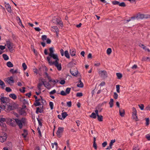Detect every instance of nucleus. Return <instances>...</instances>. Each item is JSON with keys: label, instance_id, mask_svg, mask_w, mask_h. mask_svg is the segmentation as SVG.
<instances>
[{"label": "nucleus", "instance_id": "nucleus-1", "mask_svg": "<svg viewBox=\"0 0 150 150\" xmlns=\"http://www.w3.org/2000/svg\"><path fill=\"white\" fill-rule=\"evenodd\" d=\"M15 121L13 120L12 119L8 117L6 118V122L7 124H10L11 126L13 127H15L16 125L15 123L16 122V124L19 127L20 129H21L23 127V124H25V123L26 119L24 117H22L21 120L17 118H13Z\"/></svg>", "mask_w": 150, "mask_h": 150}, {"label": "nucleus", "instance_id": "nucleus-2", "mask_svg": "<svg viewBox=\"0 0 150 150\" xmlns=\"http://www.w3.org/2000/svg\"><path fill=\"white\" fill-rule=\"evenodd\" d=\"M47 59L49 64H51V63L52 62H56L59 60L57 54L54 53L47 57Z\"/></svg>", "mask_w": 150, "mask_h": 150}, {"label": "nucleus", "instance_id": "nucleus-3", "mask_svg": "<svg viewBox=\"0 0 150 150\" xmlns=\"http://www.w3.org/2000/svg\"><path fill=\"white\" fill-rule=\"evenodd\" d=\"M132 111V116L133 119L135 120L136 122L138 121L139 120L137 115V111L136 108L134 107H133Z\"/></svg>", "mask_w": 150, "mask_h": 150}, {"label": "nucleus", "instance_id": "nucleus-4", "mask_svg": "<svg viewBox=\"0 0 150 150\" xmlns=\"http://www.w3.org/2000/svg\"><path fill=\"white\" fill-rule=\"evenodd\" d=\"M52 22L55 24L59 25L62 27H63V26L62 21L61 20H60L58 18L53 19L52 20Z\"/></svg>", "mask_w": 150, "mask_h": 150}, {"label": "nucleus", "instance_id": "nucleus-5", "mask_svg": "<svg viewBox=\"0 0 150 150\" xmlns=\"http://www.w3.org/2000/svg\"><path fill=\"white\" fill-rule=\"evenodd\" d=\"M50 65H54V66L57 67V70L58 71H60L62 69V66L61 63H59V61L56 62H52L51 63V64H50Z\"/></svg>", "mask_w": 150, "mask_h": 150}, {"label": "nucleus", "instance_id": "nucleus-6", "mask_svg": "<svg viewBox=\"0 0 150 150\" xmlns=\"http://www.w3.org/2000/svg\"><path fill=\"white\" fill-rule=\"evenodd\" d=\"M63 132L64 128L63 127H59L58 128V130L56 133V134L58 137L60 138L62 137L61 134Z\"/></svg>", "mask_w": 150, "mask_h": 150}, {"label": "nucleus", "instance_id": "nucleus-7", "mask_svg": "<svg viewBox=\"0 0 150 150\" xmlns=\"http://www.w3.org/2000/svg\"><path fill=\"white\" fill-rule=\"evenodd\" d=\"M18 106V105H16V104H15V106H12L11 105H8L7 108L6 109V110L10 111L12 110H13L15 109H16L17 108Z\"/></svg>", "mask_w": 150, "mask_h": 150}, {"label": "nucleus", "instance_id": "nucleus-8", "mask_svg": "<svg viewBox=\"0 0 150 150\" xmlns=\"http://www.w3.org/2000/svg\"><path fill=\"white\" fill-rule=\"evenodd\" d=\"M0 126L1 127V130L6 132L7 130V127L5 123L0 124Z\"/></svg>", "mask_w": 150, "mask_h": 150}, {"label": "nucleus", "instance_id": "nucleus-9", "mask_svg": "<svg viewBox=\"0 0 150 150\" xmlns=\"http://www.w3.org/2000/svg\"><path fill=\"white\" fill-rule=\"evenodd\" d=\"M4 4L6 5H5V7L8 11L10 13H11L12 12V10L11 9V7L10 4L8 3L6 4L5 2L4 3Z\"/></svg>", "mask_w": 150, "mask_h": 150}, {"label": "nucleus", "instance_id": "nucleus-10", "mask_svg": "<svg viewBox=\"0 0 150 150\" xmlns=\"http://www.w3.org/2000/svg\"><path fill=\"white\" fill-rule=\"evenodd\" d=\"M101 76L103 79H105L107 77V72L105 70L101 71Z\"/></svg>", "mask_w": 150, "mask_h": 150}, {"label": "nucleus", "instance_id": "nucleus-11", "mask_svg": "<svg viewBox=\"0 0 150 150\" xmlns=\"http://www.w3.org/2000/svg\"><path fill=\"white\" fill-rule=\"evenodd\" d=\"M8 99V98L1 97L0 98V102L1 103H6V101H7Z\"/></svg>", "mask_w": 150, "mask_h": 150}, {"label": "nucleus", "instance_id": "nucleus-12", "mask_svg": "<svg viewBox=\"0 0 150 150\" xmlns=\"http://www.w3.org/2000/svg\"><path fill=\"white\" fill-rule=\"evenodd\" d=\"M13 77L14 76H12L7 78V79L8 81V83L10 84V83H14Z\"/></svg>", "mask_w": 150, "mask_h": 150}, {"label": "nucleus", "instance_id": "nucleus-13", "mask_svg": "<svg viewBox=\"0 0 150 150\" xmlns=\"http://www.w3.org/2000/svg\"><path fill=\"white\" fill-rule=\"evenodd\" d=\"M40 100V99H38V100H35V102L33 104V105L35 107L40 106L41 104V103L39 102Z\"/></svg>", "mask_w": 150, "mask_h": 150}, {"label": "nucleus", "instance_id": "nucleus-14", "mask_svg": "<svg viewBox=\"0 0 150 150\" xmlns=\"http://www.w3.org/2000/svg\"><path fill=\"white\" fill-rule=\"evenodd\" d=\"M70 53L71 56H74L76 55V51L75 49H73L70 50Z\"/></svg>", "mask_w": 150, "mask_h": 150}, {"label": "nucleus", "instance_id": "nucleus-15", "mask_svg": "<svg viewBox=\"0 0 150 150\" xmlns=\"http://www.w3.org/2000/svg\"><path fill=\"white\" fill-rule=\"evenodd\" d=\"M119 113L120 115L122 117L124 116L125 114V111L124 109L120 108Z\"/></svg>", "mask_w": 150, "mask_h": 150}, {"label": "nucleus", "instance_id": "nucleus-16", "mask_svg": "<svg viewBox=\"0 0 150 150\" xmlns=\"http://www.w3.org/2000/svg\"><path fill=\"white\" fill-rule=\"evenodd\" d=\"M24 133L22 134L21 135L23 136L24 138L26 137L28 135V130L26 129H24L23 130Z\"/></svg>", "mask_w": 150, "mask_h": 150}, {"label": "nucleus", "instance_id": "nucleus-17", "mask_svg": "<svg viewBox=\"0 0 150 150\" xmlns=\"http://www.w3.org/2000/svg\"><path fill=\"white\" fill-rule=\"evenodd\" d=\"M76 65V64L75 63L70 62L68 63L67 65V67L69 68H71L72 67L74 66V65Z\"/></svg>", "mask_w": 150, "mask_h": 150}, {"label": "nucleus", "instance_id": "nucleus-18", "mask_svg": "<svg viewBox=\"0 0 150 150\" xmlns=\"http://www.w3.org/2000/svg\"><path fill=\"white\" fill-rule=\"evenodd\" d=\"M137 19H142L144 18L145 15L143 14H137Z\"/></svg>", "mask_w": 150, "mask_h": 150}, {"label": "nucleus", "instance_id": "nucleus-19", "mask_svg": "<svg viewBox=\"0 0 150 150\" xmlns=\"http://www.w3.org/2000/svg\"><path fill=\"white\" fill-rule=\"evenodd\" d=\"M49 50L50 51V53L49 54V56H50L54 53V48L53 47H51L49 48Z\"/></svg>", "mask_w": 150, "mask_h": 150}, {"label": "nucleus", "instance_id": "nucleus-20", "mask_svg": "<svg viewBox=\"0 0 150 150\" xmlns=\"http://www.w3.org/2000/svg\"><path fill=\"white\" fill-rule=\"evenodd\" d=\"M9 96L10 97L12 98L14 100H16L17 98L16 95L14 93H11L9 94Z\"/></svg>", "mask_w": 150, "mask_h": 150}, {"label": "nucleus", "instance_id": "nucleus-21", "mask_svg": "<svg viewBox=\"0 0 150 150\" xmlns=\"http://www.w3.org/2000/svg\"><path fill=\"white\" fill-rule=\"evenodd\" d=\"M43 111V110L41 109L39 107H37L36 108V110L35 112L37 114H38L39 113H42Z\"/></svg>", "mask_w": 150, "mask_h": 150}, {"label": "nucleus", "instance_id": "nucleus-22", "mask_svg": "<svg viewBox=\"0 0 150 150\" xmlns=\"http://www.w3.org/2000/svg\"><path fill=\"white\" fill-rule=\"evenodd\" d=\"M70 72L72 76H77L78 72V70H77L76 72H75V73H73V71H72L71 69H70Z\"/></svg>", "mask_w": 150, "mask_h": 150}, {"label": "nucleus", "instance_id": "nucleus-23", "mask_svg": "<svg viewBox=\"0 0 150 150\" xmlns=\"http://www.w3.org/2000/svg\"><path fill=\"white\" fill-rule=\"evenodd\" d=\"M64 111V110H63L62 111V118L64 119L68 115V114L66 112H63Z\"/></svg>", "mask_w": 150, "mask_h": 150}, {"label": "nucleus", "instance_id": "nucleus-24", "mask_svg": "<svg viewBox=\"0 0 150 150\" xmlns=\"http://www.w3.org/2000/svg\"><path fill=\"white\" fill-rule=\"evenodd\" d=\"M39 116L38 115V117L37 118V120L38 121L39 125L40 126H42V124L41 121H42V118L39 119Z\"/></svg>", "mask_w": 150, "mask_h": 150}, {"label": "nucleus", "instance_id": "nucleus-25", "mask_svg": "<svg viewBox=\"0 0 150 150\" xmlns=\"http://www.w3.org/2000/svg\"><path fill=\"white\" fill-rule=\"evenodd\" d=\"M64 55L65 57L67 59H69L70 58L69 54L67 50H66L64 52Z\"/></svg>", "mask_w": 150, "mask_h": 150}, {"label": "nucleus", "instance_id": "nucleus-26", "mask_svg": "<svg viewBox=\"0 0 150 150\" xmlns=\"http://www.w3.org/2000/svg\"><path fill=\"white\" fill-rule=\"evenodd\" d=\"M113 102L114 100L112 98H111L110 99V102L109 103V104L110 105V108L112 107L113 106Z\"/></svg>", "mask_w": 150, "mask_h": 150}, {"label": "nucleus", "instance_id": "nucleus-27", "mask_svg": "<svg viewBox=\"0 0 150 150\" xmlns=\"http://www.w3.org/2000/svg\"><path fill=\"white\" fill-rule=\"evenodd\" d=\"M0 86L2 89H4V87L5 86L4 83L1 79H0Z\"/></svg>", "mask_w": 150, "mask_h": 150}, {"label": "nucleus", "instance_id": "nucleus-28", "mask_svg": "<svg viewBox=\"0 0 150 150\" xmlns=\"http://www.w3.org/2000/svg\"><path fill=\"white\" fill-rule=\"evenodd\" d=\"M18 113L20 114V115H24V114H25L26 112L25 110H23L21 109V110H19Z\"/></svg>", "mask_w": 150, "mask_h": 150}, {"label": "nucleus", "instance_id": "nucleus-29", "mask_svg": "<svg viewBox=\"0 0 150 150\" xmlns=\"http://www.w3.org/2000/svg\"><path fill=\"white\" fill-rule=\"evenodd\" d=\"M16 20H17V21H19V22H18L19 24L20 25H21V26H22L23 27H24L22 24L21 20L20 18H19V17L18 16H17L16 18Z\"/></svg>", "mask_w": 150, "mask_h": 150}, {"label": "nucleus", "instance_id": "nucleus-30", "mask_svg": "<svg viewBox=\"0 0 150 150\" xmlns=\"http://www.w3.org/2000/svg\"><path fill=\"white\" fill-rule=\"evenodd\" d=\"M6 65L8 67L10 68L13 67V64L10 61L7 62Z\"/></svg>", "mask_w": 150, "mask_h": 150}, {"label": "nucleus", "instance_id": "nucleus-31", "mask_svg": "<svg viewBox=\"0 0 150 150\" xmlns=\"http://www.w3.org/2000/svg\"><path fill=\"white\" fill-rule=\"evenodd\" d=\"M89 116L91 118L96 119V118L97 116L96 115V114H95V112H93Z\"/></svg>", "mask_w": 150, "mask_h": 150}, {"label": "nucleus", "instance_id": "nucleus-32", "mask_svg": "<svg viewBox=\"0 0 150 150\" xmlns=\"http://www.w3.org/2000/svg\"><path fill=\"white\" fill-rule=\"evenodd\" d=\"M10 71L13 74H14L15 73H17L18 72L17 69H16L15 70H14L13 69H10Z\"/></svg>", "mask_w": 150, "mask_h": 150}, {"label": "nucleus", "instance_id": "nucleus-33", "mask_svg": "<svg viewBox=\"0 0 150 150\" xmlns=\"http://www.w3.org/2000/svg\"><path fill=\"white\" fill-rule=\"evenodd\" d=\"M117 78L118 79H120L122 76V74L120 73H117L116 74Z\"/></svg>", "mask_w": 150, "mask_h": 150}, {"label": "nucleus", "instance_id": "nucleus-34", "mask_svg": "<svg viewBox=\"0 0 150 150\" xmlns=\"http://www.w3.org/2000/svg\"><path fill=\"white\" fill-rule=\"evenodd\" d=\"M97 119L99 122H102L103 120V117L101 115H98L97 116Z\"/></svg>", "mask_w": 150, "mask_h": 150}, {"label": "nucleus", "instance_id": "nucleus-35", "mask_svg": "<svg viewBox=\"0 0 150 150\" xmlns=\"http://www.w3.org/2000/svg\"><path fill=\"white\" fill-rule=\"evenodd\" d=\"M115 139H112L110 141L109 144L110 148H112V146L113 145V143L115 142Z\"/></svg>", "mask_w": 150, "mask_h": 150}, {"label": "nucleus", "instance_id": "nucleus-36", "mask_svg": "<svg viewBox=\"0 0 150 150\" xmlns=\"http://www.w3.org/2000/svg\"><path fill=\"white\" fill-rule=\"evenodd\" d=\"M2 56L5 60H7L9 59L8 57L6 54H3L2 55Z\"/></svg>", "mask_w": 150, "mask_h": 150}, {"label": "nucleus", "instance_id": "nucleus-37", "mask_svg": "<svg viewBox=\"0 0 150 150\" xmlns=\"http://www.w3.org/2000/svg\"><path fill=\"white\" fill-rule=\"evenodd\" d=\"M46 86L45 87L48 89H50L52 88V87L51 85L50 84L49 82H47Z\"/></svg>", "mask_w": 150, "mask_h": 150}, {"label": "nucleus", "instance_id": "nucleus-38", "mask_svg": "<svg viewBox=\"0 0 150 150\" xmlns=\"http://www.w3.org/2000/svg\"><path fill=\"white\" fill-rule=\"evenodd\" d=\"M6 43L7 46H9V45H10V46H13L14 45L13 44L12 42H10L9 40L6 41Z\"/></svg>", "mask_w": 150, "mask_h": 150}, {"label": "nucleus", "instance_id": "nucleus-39", "mask_svg": "<svg viewBox=\"0 0 150 150\" xmlns=\"http://www.w3.org/2000/svg\"><path fill=\"white\" fill-rule=\"evenodd\" d=\"M6 122V118L1 117L0 118V124L4 123V122Z\"/></svg>", "mask_w": 150, "mask_h": 150}, {"label": "nucleus", "instance_id": "nucleus-40", "mask_svg": "<svg viewBox=\"0 0 150 150\" xmlns=\"http://www.w3.org/2000/svg\"><path fill=\"white\" fill-rule=\"evenodd\" d=\"M119 6L121 7H125L126 6V4L124 2H122L121 3L119 2Z\"/></svg>", "mask_w": 150, "mask_h": 150}, {"label": "nucleus", "instance_id": "nucleus-41", "mask_svg": "<svg viewBox=\"0 0 150 150\" xmlns=\"http://www.w3.org/2000/svg\"><path fill=\"white\" fill-rule=\"evenodd\" d=\"M10 45H9V46H7V47L8 50H9V51L11 52H12L13 51V46H10Z\"/></svg>", "mask_w": 150, "mask_h": 150}, {"label": "nucleus", "instance_id": "nucleus-42", "mask_svg": "<svg viewBox=\"0 0 150 150\" xmlns=\"http://www.w3.org/2000/svg\"><path fill=\"white\" fill-rule=\"evenodd\" d=\"M71 88H67L65 90V92L67 94H69L70 92Z\"/></svg>", "mask_w": 150, "mask_h": 150}, {"label": "nucleus", "instance_id": "nucleus-43", "mask_svg": "<svg viewBox=\"0 0 150 150\" xmlns=\"http://www.w3.org/2000/svg\"><path fill=\"white\" fill-rule=\"evenodd\" d=\"M146 120V126H148L149 124V118H145Z\"/></svg>", "mask_w": 150, "mask_h": 150}, {"label": "nucleus", "instance_id": "nucleus-44", "mask_svg": "<svg viewBox=\"0 0 150 150\" xmlns=\"http://www.w3.org/2000/svg\"><path fill=\"white\" fill-rule=\"evenodd\" d=\"M58 94H59L62 96H66L67 95L66 92L63 90L60 93H58Z\"/></svg>", "mask_w": 150, "mask_h": 150}, {"label": "nucleus", "instance_id": "nucleus-45", "mask_svg": "<svg viewBox=\"0 0 150 150\" xmlns=\"http://www.w3.org/2000/svg\"><path fill=\"white\" fill-rule=\"evenodd\" d=\"M42 85V83H39L37 86V87L38 88V90L39 91H41V86Z\"/></svg>", "mask_w": 150, "mask_h": 150}, {"label": "nucleus", "instance_id": "nucleus-46", "mask_svg": "<svg viewBox=\"0 0 150 150\" xmlns=\"http://www.w3.org/2000/svg\"><path fill=\"white\" fill-rule=\"evenodd\" d=\"M80 83L79 84H77V86L78 87H79V88H83V87L84 85H83V84L82 83V82H81L80 83Z\"/></svg>", "mask_w": 150, "mask_h": 150}, {"label": "nucleus", "instance_id": "nucleus-47", "mask_svg": "<svg viewBox=\"0 0 150 150\" xmlns=\"http://www.w3.org/2000/svg\"><path fill=\"white\" fill-rule=\"evenodd\" d=\"M112 50L111 48H108L107 50V53L108 55H110L111 53Z\"/></svg>", "mask_w": 150, "mask_h": 150}, {"label": "nucleus", "instance_id": "nucleus-48", "mask_svg": "<svg viewBox=\"0 0 150 150\" xmlns=\"http://www.w3.org/2000/svg\"><path fill=\"white\" fill-rule=\"evenodd\" d=\"M119 1L115 0L112 1V3L115 5H119Z\"/></svg>", "mask_w": 150, "mask_h": 150}, {"label": "nucleus", "instance_id": "nucleus-49", "mask_svg": "<svg viewBox=\"0 0 150 150\" xmlns=\"http://www.w3.org/2000/svg\"><path fill=\"white\" fill-rule=\"evenodd\" d=\"M120 86L119 85H117L116 86V91L118 93H120Z\"/></svg>", "mask_w": 150, "mask_h": 150}, {"label": "nucleus", "instance_id": "nucleus-50", "mask_svg": "<svg viewBox=\"0 0 150 150\" xmlns=\"http://www.w3.org/2000/svg\"><path fill=\"white\" fill-rule=\"evenodd\" d=\"M101 106H100L98 104L96 108L98 109L99 110V112H101L103 110V108H101Z\"/></svg>", "mask_w": 150, "mask_h": 150}, {"label": "nucleus", "instance_id": "nucleus-51", "mask_svg": "<svg viewBox=\"0 0 150 150\" xmlns=\"http://www.w3.org/2000/svg\"><path fill=\"white\" fill-rule=\"evenodd\" d=\"M49 105L51 110H52L53 108L54 104L52 102H49Z\"/></svg>", "mask_w": 150, "mask_h": 150}, {"label": "nucleus", "instance_id": "nucleus-52", "mask_svg": "<svg viewBox=\"0 0 150 150\" xmlns=\"http://www.w3.org/2000/svg\"><path fill=\"white\" fill-rule=\"evenodd\" d=\"M83 94L81 92L77 93L76 94V96L77 97H81L82 96Z\"/></svg>", "mask_w": 150, "mask_h": 150}, {"label": "nucleus", "instance_id": "nucleus-53", "mask_svg": "<svg viewBox=\"0 0 150 150\" xmlns=\"http://www.w3.org/2000/svg\"><path fill=\"white\" fill-rule=\"evenodd\" d=\"M22 67L24 70H25L27 68V66L25 63H23L22 64Z\"/></svg>", "mask_w": 150, "mask_h": 150}, {"label": "nucleus", "instance_id": "nucleus-54", "mask_svg": "<svg viewBox=\"0 0 150 150\" xmlns=\"http://www.w3.org/2000/svg\"><path fill=\"white\" fill-rule=\"evenodd\" d=\"M55 30V32H59V29L57 26H53L52 27Z\"/></svg>", "mask_w": 150, "mask_h": 150}, {"label": "nucleus", "instance_id": "nucleus-55", "mask_svg": "<svg viewBox=\"0 0 150 150\" xmlns=\"http://www.w3.org/2000/svg\"><path fill=\"white\" fill-rule=\"evenodd\" d=\"M42 39L44 41L47 39V36L46 35H42Z\"/></svg>", "mask_w": 150, "mask_h": 150}, {"label": "nucleus", "instance_id": "nucleus-56", "mask_svg": "<svg viewBox=\"0 0 150 150\" xmlns=\"http://www.w3.org/2000/svg\"><path fill=\"white\" fill-rule=\"evenodd\" d=\"M138 106L141 110H143L144 109V106L143 104H139Z\"/></svg>", "mask_w": 150, "mask_h": 150}, {"label": "nucleus", "instance_id": "nucleus-57", "mask_svg": "<svg viewBox=\"0 0 150 150\" xmlns=\"http://www.w3.org/2000/svg\"><path fill=\"white\" fill-rule=\"evenodd\" d=\"M6 108V106L4 105H0V109L3 110H5Z\"/></svg>", "mask_w": 150, "mask_h": 150}, {"label": "nucleus", "instance_id": "nucleus-58", "mask_svg": "<svg viewBox=\"0 0 150 150\" xmlns=\"http://www.w3.org/2000/svg\"><path fill=\"white\" fill-rule=\"evenodd\" d=\"M118 97V95L116 92L114 93L113 97L115 99H117Z\"/></svg>", "mask_w": 150, "mask_h": 150}, {"label": "nucleus", "instance_id": "nucleus-59", "mask_svg": "<svg viewBox=\"0 0 150 150\" xmlns=\"http://www.w3.org/2000/svg\"><path fill=\"white\" fill-rule=\"evenodd\" d=\"M25 87H22V90L21 88H20L19 89V91L21 92H22V93H24L25 92Z\"/></svg>", "mask_w": 150, "mask_h": 150}, {"label": "nucleus", "instance_id": "nucleus-60", "mask_svg": "<svg viewBox=\"0 0 150 150\" xmlns=\"http://www.w3.org/2000/svg\"><path fill=\"white\" fill-rule=\"evenodd\" d=\"M59 83L60 84L62 85H63L65 84V79H62V80H61L59 81Z\"/></svg>", "mask_w": 150, "mask_h": 150}, {"label": "nucleus", "instance_id": "nucleus-61", "mask_svg": "<svg viewBox=\"0 0 150 150\" xmlns=\"http://www.w3.org/2000/svg\"><path fill=\"white\" fill-rule=\"evenodd\" d=\"M139 46L143 48V49L146 50V47L144 46V45L140 43L139 45Z\"/></svg>", "mask_w": 150, "mask_h": 150}, {"label": "nucleus", "instance_id": "nucleus-62", "mask_svg": "<svg viewBox=\"0 0 150 150\" xmlns=\"http://www.w3.org/2000/svg\"><path fill=\"white\" fill-rule=\"evenodd\" d=\"M67 106L69 107H71L72 105V103L71 101H69L68 102H67Z\"/></svg>", "mask_w": 150, "mask_h": 150}, {"label": "nucleus", "instance_id": "nucleus-63", "mask_svg": "<svg viewBox=\"0 0 150 150\" xmlns=\"http://www.w3.org/2000/svg\"><path fill=\"white\" fill-rule=\"evenodd\" d=\"M6 91L8 92H10L12 90L9 87H6L5 88Z\"/></svg>", "mask_w": 150, "mask_h": 150}, {"label": "nucleus", "instance_id": "nucleus-64", "mask_svg": "<svg viewBox=\"0 0 150 150\" xmlns=\"http://www.w3.org/2000/svg\"><path fill=\"white\" fill-rule=\"evenodd\" d=\"M146 137L147 139L149 140L150 141V134H147L146 135Z\"/></svg>", "mask_w": 150, "mask_h": 150}]
</instances>
